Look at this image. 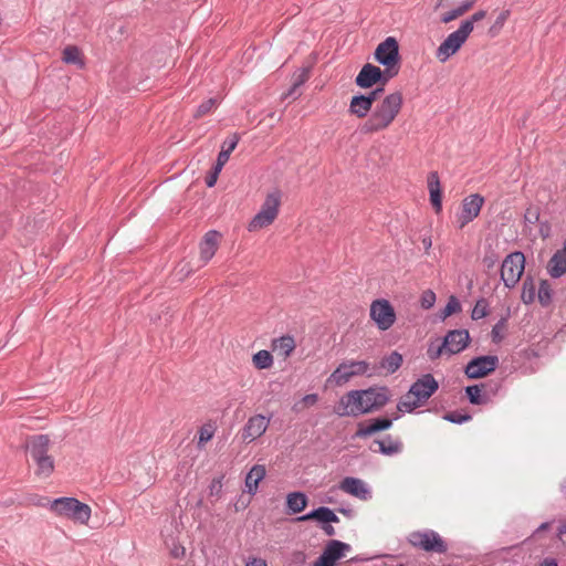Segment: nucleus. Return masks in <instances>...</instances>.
Here are the masks:
<instances>
[{
  "mask_svg": "<svg viewBox=\"0 0 566 566\" xmlns=\"http://www.w3.org/2000/svg\"><path fill=\"white\" fill-rule=\"evenodd\" d=\"M402 103L401 92L397 91L388 94L375 106L370 116L359 126V132L368 135L387 129L399 114Z\"/></svg>",
  "mask_w": 566,
  "mask_h": 566,
  "instance_id": "nucleus-1",
  "label": "nucleus"
},
{
  "mask_svg": "<svg viewBox=\"0 0 566 566\" xmlns=\"http://www.w3.org/2000/svg\"><path fill=\"white\" fill-rule=\"evenodd\" d=\"M49 509L56 516L66 517L80 524H87L92 515L90 505L72 496L54 499L50 502Z\"/></svg>",
  "mask_w": 566,
  "mask_h": 566,
  "instance_id": "nucleus-2",
  "label": "nucleus"
},
{
  "mask_svg": "<svg viewBox=\"0 0 566 566\" xmlns=\"http://www.w3.org/2000/svg\"><path fill=\"white\" fill-rule=\"evenodd\" d=\"M375 60L385 66L388 77H395L400 71L399 44L396 38L388 36L380 42L374 53Z\"/></svg>",
  "mask_w": 566,
  "mask_h": 566,
  "instance_id": "nucleus-3",
  "label": "nucleus"
},
{
  "mask_svg": "<svg viewBox=\"0 0 566 566\" xmlns=\"http://www.w3.org/2000/svg\"><path fill=\"white\" fill-rule=\"evenodd\" d=\"M281 198L282 192L277 188L269 192L260 211L249 222L248 230L252 232L272 224L279 214Z\"/></svg>",
  "mask_w": 566,
  "mask_h": 566,
  "instance_id": "nucleus-4",
  "label": "nucleus"
},
{
  "mask_svg": "<svg viewBox=\"0 0 566 566\" xmlns=\"http://www.w3.org/2000/svg\"><path fill=\"white\" fill-rule=\"evenodd\" d=\"M408 543L415 548L444 554L448 551L447 542L433 530L413 531L407 536Z\"/></svg>",
  "mask_w": 566,
  "mask_h": 566,
  "instance_id": "nucleus-5",
  "label": "nucleus"
},
{
  "mask_svg": "<svg viewBox=\"0 0 566 566\" xmlns=\"http://www.w3.org/2000/svg\"><path fill=\"white\" fill-rule=\"evenodd\" d=\"M525 270V256L523 252L515 251L505 256L501 265V280L504 286L513 289L521 280Z\"/></svg>",
  "mask_w": 566,
  "mask_h": 566,
  "instance_id": "nucleus-6",
  "label": "nucleus"
},
{
  "mask_svg": "<svg viewBox=\"0 0 566 566\" xmlns=\"http://www.w3.org/2000/svg\"><path fill=\"white\" fill-rule=\"evenodd\" d=\"M361 375H373L369 371V363L366 360H345L331 374L328 381L342 386L349 381L352 377Z\"/></svg>",
  "mask_w": 566,
  "mask_h": 566,
  "instance_id": "nucleus-7",
  "label": "nucleus"
},
{
  "mask_svg": "<svg viewBox=\"0 0 566 566\" xmlns=\"http://www.w3.org/2000/svg\"><path fill=\"white\" fill-rule=\"evenodd\" d=\"M469 35L470 34L467 24L460 25L458 30L450 33L438 46L436 52L437 59L444 63L450 56L455 54L461 49Z\"/></svg>",
  "mask_w": 566,
  "mask_h": 566,
  "instance_id": "nucleus-8",
  "label": "nucleus"
},
{
  "mask_svg": "<svg viewBox=\"0 0 566 566\" xmlns=\"http://www.w3.org/2000/svg\"><path fill=\"white\" fill-rule=\"evenodd\" d=\"M370 318L380 331H387L396 322V312L388 300L378 298L370 305Z\"/></svg>",
  "mask_w": 566,
  "mask_h": 566,
  "instance_id": "nucleus-9",
  "label": "nucleus"
},
{
  "mask_svg": "<svg viewBox=\"0 0 566 566\" xmlns=\"http://www.w3.org/2000/svg\"><path fill=\"white\" fill-rule=\"evenodd\" d=\"M499 366V357L495 355H483L473 357L464 368L470 379H480L493 373Z\"/></svg>",
  "mask_w": 566,
  "mask_h": 566,
  "instance_id": "nucleus-10",
  "label": "nucleus"
},
{
  "mask_svg": "<svg viewBox=\"0 0 566 566\" xmlns=\"http://www.w3.org/2000/svg\"><path fill=\"white\" fill-rule=\"evenodd\" d=\"M352 551V546L338 539L327 542L323 553L314 562L313 566H335L337 560Z\"/></svg>",
  "mask_w": 566,
  "mask_h": 566,
  "instance_id": "nucleus-11",
  "label": "nucleus"
},
{
  "mask_svg": "<svg viewBox=\"0 0 566 566\" xmlns=\"http://www.w3.org/2000/svg\"><path fill=\"white\" fill-rule=\"evenodd\" d=\"M438 389L439 382L431 374H424L410 386L407 398L415 397L422 405Z\"/></svg>",
  "mask_w": 566,
  "mask_h": 566,
  "instance_id": "nucleus-12",
  "label": "nucleus"
},
{
  "mask_svg": "<svg viewBox=\"0 0 566 566\" xmlns=\"http://www.w3.org/2000/svg\"><path fill=\"white\" fill-rule=\"evenodd\" d=\"M392 77H388L386 70L367 63L365 64L355 78V84L360 88H370L377 83L385 85Z\"/></svg>",
  "mask_w": 566,
  "mask_h": 566,
  "instance_id": "nucleus-13",
  "label": "nucleus"
},
{
  "mask_svg": "<svg viewBox=\"0 0 566 566\" xmlns=\"http://www.w3.org/2000/svg\"><path fill=\"white\" fill-rule=\"evenodd\" d=\"M501 381L471 385L465 387V395L472 405L481 406L491 401V397L495 396L501 389Z\"/></svg>",
  "mask_w": 566,
  "mask_h": 566,
  "instance_id": "nucleus-14",
  "label": "nucleus"
},
{
  "mask_svg": "<svg viewBox=\"0 0 566 566\" xmlns=\"http://www.w3.org/2000/svg\"><path fill=\"white\" fill-rule=\"evenodd\" d=\"M363 394L364 408L359 409V411L365 413L379 410L390 400L389 389L386 386L363 389Z\"/></svg>",
  "mask_w": 566,
  "mask_h": 566,
  "instance_id": "nucleus-15",
  "label": "nucleus"
},
{
  "mask_svg": "<svg viewBox=\"0 0 566 566\" xmlns=\"http://www.w3.org/2000/svg\"><path fill=\"white\" fill-rule=\"evenodd\" d=\"M483 203L484 198L479 193L470 195L463 199L461 212L458 216L460 229L464 228L479 216Z\"/></svg>",
  "mask_w": 566,
  "mask_h": 566,
  "instance_id": "nucleus-16",
  "label": "nucleus"
},
{
  "mask_svg": "<svg viewBox=\"0 0 566 566\" xmlns=\"http://www.w3.org/2000/svg\"><path fill=\"white\" fill-rule=\"evenodd\" d=\"M400 418V415H395L392 418H374L369 419L365 422H359L357 431L354 434V438H367L370 437L377 432L386 431L391 428L392 422L395 420H398Z\"/></svg>",
  "mask_w": 566,
  "mask_h": 566,
  "instance_id": "nucleus-17",
  "label": "nucleus"
},
{
  "mask_svg": "<svg viewBox=\"0 0 566 566\" xmlns=\"http://www.w3.org/2000/svg\"><path fill=\"white\" fill-rule=\"evenodd\" d=\"M441 342L447 349V355L452 356L463 352L469 346L471 337L467 329H452Z\"/></svg>",
  "mask_w": 566,
  "mask_h": 566,
  "instance_id": "nucleus-18",
  "label": "nucleus"
},
{
  "mask_svg": "<svg viewBox=\"0 0 566 566\" xmlns=\"http://www.w3.org/2000/svg\"><path fill=\"white\" fill-rule=\"evenodd\" d=\"M342 409L337 410V415L343 416H358L363 415L359 409L364 408V394L361 390H350L340 399Z\"/></svg>",
  "mask_w": 566,
  "mask_h": 566,
  "instance_id": "nucleus-19",
  "label": "nucleus"
},
{
  "mask_svg": "<svg viewBox=\"0 0 566 566\" xmlns=\"http://www.w3.org/2000/svg\"><path fill=\"white\" fill-rule=\"evenodd\" d=\"M269 423L270 419L264 417L263 415H255L249 418V420L242 428V439L254 441L266 431Z\"/></svg>",
  "mask_w": 566,
  "mask_h": 566,
  "instance_id": "nucleus-20",
  "label": "nucleus"
},
{
  "mask_svg": "<svg viewBox=\"0 0 566 566\" xmlns=\"http://www.w3.org/2000/svg\"><path fill=\"white\" fill-rule=\"evenodd\" d=\"M339 489L359 500L367 501L371 499V491L358 478L346 476L342 480Z\"/></svg>",
  "mask_w": 566,
  "mask_h": 566,
  "instance_id": "nucleus-21",
  "label": "nucleus"
},
{
  "mask_svg": "<svg viewBox=\"0 0 566 566\" xmlns=\"http://www.w3.org/2000/svg\"><path fill=\"white\" fill-rule=\"evenodd\" d=\"M220 233L216 230L208 231L200 243V259L203 263H208L218 249V239Z\"/></svg>",
  "mask_w": 566,
  "mask_h": 566,
  "instance_id": "nucleus-22",
  "label": "nucleus"
},
{
  "mask_svg": "<svg viewBox=\"0 0 566 566\" xmlns=\"http://www.w3.org/2000/svg\"><path fill=\"white\" fill-rule=\"evenodd\" d=\"M428 188L430 193V202L436 212L442 209V190L440 185L439 175L437 171H431L428 176Z\"/></svg>",
  "mask_w": 566,
  "mask_h": 566,
  "instance_id": "nucleus-23",
  "label": "nucleus"
},
{
  "mask_svg": "<svg viewBox=\"0 0 566 566\" xmlns=\"http://www.w3.org/2000/svg\"><path fill=\"white\" fill-rule=\"evenodd\" d=\"M374 444L378 446V449L370 447L373 452H379L384 455H395L402 452L403 444L399 439H392L390 434H387L384 440H375Z\"/></svg>",
  "mask_w": 566,
  "mask_h": 566,
  "instance_id": "nucleus-24",
  "label": "nucleus"
},
{
  "mask_svg": "<svg viewBox=\"0 0 566 566\" xmlns=\"http://www.w3.org/2000/svg\"><path fill=\"white\" fill-rule=\"evenodd\" d=\"M50 439L46 434H38L30 438L28 450L33 460L48 455Z\"/></svg>",
  "mask_w": 566,
  "mask_h": 566,
  "instance_id": "nucleus-25",
  "label": "nucleus"
},
{
  "mask_svg": "<svg viewBox=\"0 0 566 566\" xmlns=\"http://www.w3.org/2000/svg\"><path fill=\"white\" fill-rule=\"evenodd\" d=\"M371 111L373 105L369 102V97H365V94H357L352 97L348 108L350 115L365 118Z\"/></svg>",
  "mask_w": 566,
  "mask_h": 566,
  "instance_id": "nucleus-26",
  "label": "nucleus"
},
{
  "mask_svg": "<svg viewBox=\"0 0 566 566\" xmlns=\"http://www.w3.org/2000/svg\"><path fill=\"white\" fill-rule=\"evenodd\" d=\"M264 476L265 468L260 464L253 465L245 476V491L249 494H255L259 483L264 479Z\"/></svg>",
  "mask_w": 566,
  "mask_h": 566,
  "instance_id": "nucleus-27",
  "label": "nucleus"
},
{
  "mask_svg": "<svg viewBox=\"0 0 566 566\" xmlns=\"http://www.w3.org/2000/svg\"><path fill=\"white\" fill-rule=\"evenodd\" d=\"M546 269L551 277H562L566 273V256L557 250L548 261Z\"/></svg>",
  "mask_w": 566,
  "mask_h": 566,
  "instance_id": "nucleus-28",
  "label": "nucleus"
},
{
  "mask_svg": "<svg viewBox=\"0 0 566 566\" xmlns=\"http://www.w3.org/2000/svg\"><path fill=\"white\" fill-rule=\"evenodd\" d=\"M308 504V497L305 493L296 491L286 496V509L291 514H297L304 511Z\"/></svg>",
  "mask_w": 566,
  "mask_h": 566,
  "instance_id": "nucleus-29",
  "label": "nucleus"
},
{
  "mask_svg": "<svg viewBox=\"0 0 566 566\" xmlns=\"http://www.w3.org/2000/svg\"><path fill=\"white\" fill-rule=\"evenodd\" d=\"M272 349L277 352L283 358H287L295 349V340L291 335H284L273 339Z\"/></svg>",
  "mask_w": 566,
  "mask_h": 566,
  "instance_id": "nucleus-30",
  "label": "nucleus"
},
{
  "mask_svg": "<svg viewBox=\"0 0 566 566\" xmlns=\"http://www.w3.org/2000/svg\"><path fill=\"white\" fill-rule=\"evenodd\" d=\"M474 3H475V0H464V1H462L457 8L446 12L441 17V22L449 23V22L455 20L457 18L462 17L470 9H472Z\"/></svg>",
  "mask_w": 566,
  "mask_h": 566,
  "instance_id": "nucleus-31",
  "label": "nucleus"
},
{
  "mask_svg": "<svg viewBox=\"0 0 566 566\" xmlns=\"http://www.w3.org/2000/svg\"><path fill=\"white\" fill-rule=\"evenodd\" d=\"M402 361V355L395 350L380 360V367L386 369L388 374H394L400 368Z\"/></svg>",
  "mask_w": 566,
  "mask_h": 566,
  "instance_id": "nucleus-32",
  "label": "nucleus"
},
{
  "mask_svg": "<svg viewBox=\"0 0 566 566\" xmlns=\"http://www.w3.org/2000/svg\"><path fill=\"white\" fill-rule=\"evenodd\" d=\"M310 77V71L308 69L304 67L295 72L292 76V85L287 93L285 94V97L287 96H298L297 88H300Z\"/></svg>",
  "mask_w": 566,
  "mask_h": 566,
  "instance_id": "nucleus-33",
  "label": "nucleus"
},
{
  "mask_svg": "<svg viewBox=\"0 0 566 566\" xmlns=\"http://www.w3.org/2000/svg\"><path fill=\"white\" fill-rule=\"evenodd\" d=\"M537 296L534 279L527 275L523 281L521 298L526 305L534 303Z\"/></svg>",
  "mask_w": 566,
  "mask_h": 566,
  "instance_id": "nucleus-34",
  "label": "nucleus"
},
{
  "mask_svg": "<svg viewBox=\"0 0 566 566\" xmlns=\"http://www.w3.org/2000/svg\"><path fill=\"white\" fill-rule=\"evenodd\" d=\"M554 291L547 280H541L537 292V300L543 307H547L553 302Z\"/></svg>",
  "mask_w": 566,
  "mask_h": 566,
  "instance_id": "nucleus-35",
  "label": "nucleus"
},
{
  "mask_svg": "<svg viewBox=\"0 0 566 566\" xmlns=\"http://www.w3.org/2000/svg\"><path fill=\"white\" fill-rule=\"evenodd\" d=\"M62 61L66 64L77 65L80 69L84 67L85 63L81 57L80 49L75 45H67L63 50Z\"/></svg>",
  "mask_w": 566,
  "mask_h": 566,
  "instance_id": "nucleus-36",
  "label": "nucleus"
},
{
  "mask_svg": "<svg viewBox=\"0 0 566 566\" xmlns=\"http://www.w3.org/2000/svg\"><path fill=\"white\" fill-rule=\"evenodd\" d=\"M36 464V475L41 476H50L54 471V460L51 455H45L39 459L33 460Z\"/></svg>",
  "mask_w": 566,
  "mask_h": 566,
  "instance_id": "nucleus-37",
  "label": "nucleus"
},
{
  "mask_svg": "<svg viewBox=\"0 0 566 566\" xmlns=\"http://www.w3.org/2000/svg\"><path fill=\"white\" fill-rule=\"evenodd\" d=\"M228 160L229 159L224 158L223 154H218L216 164L213 165L210 174L206 177L207 187L211 188L216 185L218 176Z\"/></svg>",
  "mask_w": 566,
  "mask_h": 566,
  "instance_id": "nucleus-38",
  "label": "nucleus"
},
{
  "mask_svg": "<svg viewBox=\"0 0 566 566\" xmlns=\"http://www.w3.org/2000/svg\"><path fill=\"white\" fill-rule=\"evenodd\" d=\"M252 361L258 369H268L273 365V357L269 350L262 349L255 353Z\"/></svg>",
  "mask_w": 566,
  "mask_h": 566,
  "instance_id": "nucleus-39",
  "label": "nucleus"
},
{
  "mask_svg": "<svg viewBox=\"0 0 566 566\" xmlns=\"http://www.w3.org/2000/svg\"><path fill=\"white\" fill-rule=\"evenodd\" d=\"M459 312H461V304H460L459 300L454 295H451L449 297L446 306L440 310L439 318L441 321H444L446 318H448L452 314H455V313H459Z\"/></svg>",
  "mask_w": 566,
  "mask_h": 566,
  "instance_id": "nucleus-40",
  "label": "nucleus"
},
{
  "mask_svg": "<svg viewBox=\"0 0 566 566\" xmlns=\"http://www.w3.org/2000/svg\"><path fill=\"white\" fill-rule=\"evenodd\" d=\"M240 140V136L237 133L231 134L229 137H227L222 145L221 150L219 154H223L224 158L229 159L231 153L235 149L238 143Z\"/></svg>",
  "mask_w": 566,
  "mask_h": 566,
  "instance_id": "nucleus-41",
  "label": "nucleus"
},
{
  "mask_svg": "<svg viewBox=\"0 0 566 566\" xmlns=\"http://www.w3.org/2000/svg\"><path fill=\"white\" fill-rule=\"evenodd\" d=\"M488 314H489V302L486 298L481 297L476 301V303L472 310L471 318L473 321H478V319L484 318L485 316H488Z\"/></svg>",
  "mask_w": 566,
  "mask_h": 566,
  "instance_id": "nucleus-42",
  "label": "nucleus"
},
{
  "mask_svg": "<svg viewBox=\"0 0 566 566\" xmlns=\"http://www.w3.org/2000/svg\"><path fill=\"white\" fill-rule=\"evenodd\" d=\"M442 355H447V349L443 347L442 342L431 340L428 345L427 356L430 360H437Z\"/></svg>",
  "mask_w": 566,
  "mask_h": 566,
  "instance_id": "nucleus-43",
  "label": "nucleus"
},
{
  "mask_svg": "<svg viewBox=\"0 0 566 566\" xmlns=\"http://www.w3.org/2000/svg\"><path fill=\"white\" fill-rule=\"evenodd\" d=\"M442 418L443 420L449 421L451 423L462 424L471 420L472 416L470 413H463L461 411L455 410L444 413Z\"/></svg>",
  "mask_w": 566,
  "mask_h": 566,
  "instance_id": "nucleus-44",
  "label": "nucleus"
},
{
  "mask_svg": "<svg viewBox=\"0 0 566 566\" xmlns=\"http://www.w3.org/2000/svg\"><path fill=\"white\" fill-rule=\"evenodd\" d=\"M217 105L218 99L216 97H210L198 105L193 116L196 118H200L209 114Z\"/></svg>",
  "mask_w": 566,
  "mask_h": 566,
  "instance_id": "nucleus-45",
  "label": "nucleus"
},
{
  "mask_svg": "<svg viewBox=\"0 0 566 566\" xmlns=\"http://www.w3.org/2000/svg\"><path fill=\"white\" fill-rule=\"evenodd\" d=\"M510 17V11L509 10H504L502 11L497 18L495 19L493 25L489 29V34L491 36H495L499 34V32L502 30V28L504 27L506 20L509 19Z\"/></svg>",
  "mask_w": 566,
  "mask_h": 566,
  "instance_id": "nucleus-46",
  "label": "nucleus"
},
{
  "mask_svg": "<svg viewBox=\"0 0 566 566\" xmlns=\"http://www.w3.org/2000/svg\"><path fill=\"white\" fill-rule=\"evenodd\" d=\"M541 211L537 206L530 205L524 213V222L527 224H536L539 221Z\"/></svg>",
  "mask_w": 566,
  "mask_h": 566,
  "instance_id": "nucleus-47",
  "label": "nucleus"
},
{
  "mask_svg": "<svg viewBox=\"0 0 566 566\" xmlns=\"http://www.w3.org/2000/svg\"><path fill=\"white\" fill-rule=\"evenodd\" d=\"M421 403L415 398L413 400H410V398H407V395L405 396V399L400 400L397 405V409L399 412H412L416 408L420 407Z\"/></svg>",
  "mask_w": 566,
  "mask_h": 566,
  "instance_id": "nucleus-48",
  "label": "nucleus"
},
{
  "mask_svg": "<svg viewBox=\"0 0 566 566\" xmlns=\"http://www.w3.org/2000/svg\"><path fill=\"white\" fill-rule=\"evenodd\" d=\"M485 17H486V11L479 10V11L474 12L469 19L463 20L460 25L467 24L469 34H470L474 29V23L483 20Z\"/></svg>",
  "mask_w": 566,
  "mask_h": 566,
  "instance_id": "nucleus-49",
  "label": "nucleus"
},
{
  "mask_svg": "<svg viewBox=\"0 0 566 566\" xmlns=\"http://www.w3.org/2000/svg\"><path fill=\"white\" fill-rule=\"evenodd\" d=\"M436 302V294L431 290H427L422 293L420 304L421 307L424 310H429L434 305Z\"/></svg>",
  "mask_w": 566,
  "mask_h": 566,
  "instance_id": "nucleus-50",
  "label": "nucleus"
},
{
  "mask_svg": "<svg viewBox=\"0 0 566 566\" xmlns=\"http://www.w3.org/2000/svg\"><path fill=\"white\" fill-rule=\"evenodd\" d=\"M198 433H199V440H198L199 446L210 441L213 437V430L207 426L201 427L199 429Z\"/></svg>",
  "mask_w": 566,
  "mask_h": 566,
  "instance_id": "nucleus-51",
  "label": "nucleus"
},
{
  "mask_svg": "<svg viewBox=\"0 0 566 566\" xmlns=\"http://www.w3.org/2000/svg\"><path fill=\"white\" fill-rule=\"evenodd\" d=\"M505 325V318H501L492 328V340L494 343H499L502 340L503 336L501 334V329L504 327Z\"/></svg>",
  "mask_w": 566,
  "mask_h": 566,
  "instance_id": "nucleus-52",
  "label": "nucleus"
},
{
  "mask_svg": "<svg viewBox=\"0 0 566 566\" xmlns=\"http://www.w3.org/2000/svg\"><path fill=\"white\" fill-rule=\"evenodd\" d=\"M222 490V478L213 479L210 484V495L220 496Z\"/></svg>",
  "mask_w": 566,
  "mask_h": 566,
  "instance_id": "nucleus-53",
  "label": "nucleus"
},
{
  "mask_svg": "<svg viewBox=\"0 0 566 566\" xmlns=\"http://www.w3.org/2000/svg\"><path fill=\"white\" fill-rule=\"evenodd\" d=\"M329 513H331V509L327 507V506H319L318 507V514H317V522L322 523L323 524H327L328 523V516H329Z\"/></svg>",
  "mask_w": 566,
  "mask_h": 566,
  "instance_id": "nucleus-54",
  "label": "nucleus"
},
{
  "mask_svg": "<svg viewBox=\"0 0 566 566\" xmlns=\"http://www.w3.org/2000/svg\"><path fill=\"white\" fill-rule=\"evenodd\" d=\"M317 514H318V507L310 511L308 513H306L304 515L298 516L296 518V521H300V522H305V521H310V520L317 521V517H318Z\"/></svg>",
  "mask_w": 566,
  "mask_h": 566,
  "instance_id": "nucleus-55",
  "label": "nucleus"
},
{
  "mask_svg": "<svg viewBox=\"0 0 566 566\" xmlns=\"http://www.w3.org/2000/svg\"><path fill=\"white\" fill-rule=\"evenodd\" d=\"M497 261L496 254L494 252L490 254H485L483 258V263L488 269H491L495 265Z\"/></svg>",
  "mask_w": 566,
  "mask_h": 566,
  "instance_id": "nucleus-56",
  "label": "nucleus"
},
{
  "mask_svg": "<svg viewBox=\"0 0 566 566\" xmlns=\"http://www.w3.org/2000/svg\"><path fill=\"white\" fill-rule=\"evenodd\" d=\"M384 92V87H377L369 92L368 94H365V97H369V102L371 105L376 102L377 97Z\"/></svg>",
  "mask_w": 566,
  "mask_h": 566,
  "instance_id": "nucleus-57",
  "label": "nucleus"
},
{
  "mask_svg": "<svg viewBox=\"0 0 566 566\" xmlns=\"http://www.w3.org/2000/svg\"><path fill=\"white\" fill-rule=\"evenodd\" d=\"M245 566H268L266 560L261 557H252L247 563Z\"/></svg>",
  "mask_w": 566,
  "mask_h": 566,
  "instance_id": "nucleus-58",
  "label": "nucleus"
},
{
  "mask_svg": "<svg viewBox=\"0 0 566 566\" xmlns=\"http://www.w3.org/2000/svg\"><path fill=\"white\" fill-rule=\"evenodd\" d=\"M322 530L327 536H334L336 534L334 526L328 523L323 524Z\"/></svg>",
  "mask_w": 566,
  "mask_h": 566,
  "instance_id": "nucleus-59",
  "label": "nucleus"
},
{
  "mask_svg": "<svg viewBox=\"0 0 566 566\" xmlns=\"http://www.w3.org/2000/svg\"><path fill=\"white\" fill-rule=\"evenodd\" d=\"M539 566H558V564L555 558L546 557L539 563Z\"/></svg>",
  "mask_w": 566,
  "mask_h": 566,
  "instance_id": "nucleus-60",
  "label": "nucleus"
},
{
  "mask_svg": "<svg viewBox=\"0 0 566 566\" xmlns=\"http://www.w3.org/2000/svg\"><path fill=\"white\" fill-rule=\"evenodd\" d=\"M564 534H566V523H565V522H563V523H560V524L558 525V527H557V534H556V535H557V537H558V538H562V536H563Z\"/></svg>",
  "mask_w": 566,
  "mask_h": 566,
  "instance_id": "nucleus-61",
  "label": "nucleus"
},
{
  "mask_svg": "<svg viewBox=\"0 0 566 566\" xmlns=\"http://www.w3.org/2000/svg\"><path fill=\"white\" fill-rule=\"evenodd\" d=\"M339 522V518L338 516L335 514V512L331 509V513H329V516H328V524L332 525V523H338Z\"/></svg>",
  "mask_w": 566,
  "mask_h": 566,
  "instance_id": "nucleus-62",
  "label": "nucleus"
},
{
  "mask_svg": "<svg viewBox=\"0 0 566 566\" xmlns=\"http://www.w3.org/2000/svg\"><path fill=\"white\" fill-rule=\"evenodd\" d=\"M339 522V518L338 516L335 514V512L331 509V513H329V516H328V524L332 525V523H338Z\"/></svg>",
  "mask_w": 566,
  "mask_h": 566,
  "instance_id": "nucleus-63",
  "label": "nucleus"
},
{
  "mask_svg": "<svg viewBox=\"0 0 566 566\" xmlns=\"http://www.w3.org/2000/svg\"><path fill=\"white\" fill-rule=\"evenodd\" d=\"M304 400L306 402H311V403H314L316 400H317V395L316 394H310V395H306L304 397Z\"/></svg>",
  "mask_w": 566,
  "mask_h": 566,
  "instance_id": "nucleus-64",
  "label": "nucleus"
}]
</instances>
